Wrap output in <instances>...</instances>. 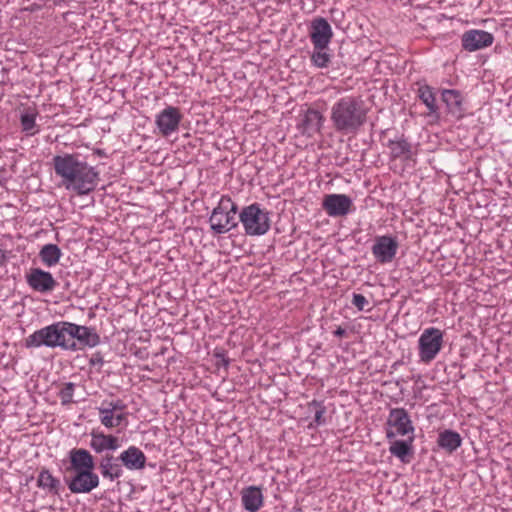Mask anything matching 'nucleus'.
<instances>
[{
  "label": "nucleus",
  "instance_id": "nucleus-1",
  "mask_svg": "<svg viewBox=\"0 0 512 512\" xmlns=\"http://www.w3.org/2000/svg\"><path fill=\"white\" fill-rule=\"evenodd\" d=\"M55 174L62 185L77 195H87L95 190L99 182V172L81 159L77 153L55 155L52 159Z\"/></svg>",
  "mask_w": 512,
  "mask_h": 512
},
{
  "label": "nucleus",
  "instance_id": "nucleus-2",
  "mask_svg": "<svg viewBox=\"0 0 512 512\" xmlns=\"http://www.w3.org/2000/svg\"><path fill=\"white\" fill-rule=\"evenodd\" d=\"M367 108L360 97L348 95L338 99L331 107L330 120L334 129L342 134H356L367 121Z\"/></svg>",
  "mask_w": 512,
  "mask_h": 512
},
{
  "label": "nucleus",
  "instance_id": "nucleus-3",
  "mask_svg": "<svg viewBox=\"0 0 512 512\" xmlns=\"http://www.w3.org/2000/svg\"><path fill=\"white\" fill-rule=\"evenodd\" d=\"M238 206L229 196H222L218 205L212 210L209 224L215 235L225 234L238 225L236 214Z\"/></svg>",
  "mask_w": 512,
  "mask_h": 512
},
{
  "label": "nucleus",
  "instance_id": "nucleus-4",
  "mask_svg": "<svg viewBox=\"0 0 512 512\" xmlns=\"http://www.w3.org/2000/svg\"><path fill=\"white\" fill-rule=\"evenodd\" d=\"M239 221L248 236H262L270 230L269 212L262 209L260 204L252 203L239 212Z\"/></svg>",
  "mask_w": 512,
  "mask_h": 512
},
{
  "label": "nucleus",
  "instance_id": "nucleus-5",
  "mask_svg": "<svg viewBox=\"0 0 512 512\" xmlns=\"http://www.w3.org/2000/svg\"><path fill=\"white\" fill-rule=\"evenodd\" d=\"M443 343V332L440 329H425L418 339L420 361L427 364L433 361L441 351Z\"/></svg>",
  "mask_w": 512,
  "mask_h": 512
},
{
  "label": "nucleus",
  "instance_id": "nucleus-6",
  "mask_svg": "<svg viewBox=\"0 0 512 512\" xmlns=\"http://www.w3.org/2000/svg\"><path fill=\"white\" fill-rule=\"evenodd\" d=\"M63 480L73 494L90 493L99 486V476L94 471H72L64 474Z\"/></svg>",
  "mask_w": 512,
  "mask_h": 512
},
{
  "label": "nucleus",
  "instance_id": "nucleus-7",
  "mask_svg": "<svg viewBox=\"0 0 512 512\" xmlns=\"http://www.w3.org/2000/svg\"><path fill=\"white\" fill-rule=\"evenodd\" d=\"M386 425V437L389 440L396 436L414 435V426L404 408H393L390 410Z\"/></svg>",
  "mask_w": 512,
  "mask_h": 512
},
{
  "label": "nucleus",
  "instance_id": "nucleus-8",
  "mask_svg": "<svg viewBox=\"0 0 512 512\" xmlns=\"http://www.w3.org/2000/svg\"><path fill=\"white\" fill-rule=\"evenodd\" d=\"M182 113L179 108L167 106L155 117V124L163 137H168L179 129L182 120Z\"/></svg>",
  "mask_w": 512,
  "mask_h": 512
},
{
  "label": "nucleus",
  "instance_id": "nucleus-9",
  "mask_svg": "<svg viewBox=\"0 0 512 512\" xmlns=\"http://www.w3.org/2000/svg\"><path fill=\"white\" fill-rule=\"evenodd\" d=\"M25 279L33 291L42 294L52 292L58 285L53 275L41 268H31L25 275Z\"/></svg>",
  "mask_w": 512,
  "mask_h": 512
},
{
  "label": "nucleus",
  "instance_id": "nucleus-10",
  "mask_svg": "<svg viewBox=\"0 0 512 512\" xmlns=\"http://www.w3.org/2000/svg\"><path fill=\"white\" fill-rule=\"evenodd\" d=\"M398 247L399 244L396 238L389 235H383L375 238V242L371 250L377 262L386 264L393 261L397 254Z\"/></svg>",
  "mask_w": 512,
  "mask_h": 512
},
{
  "label": "nucleus",
  "instance_id": "nucleus-11",
  "mask_svg": "<svg viewBox=\"0 0 512 512\" xmlns=\"http://www.w3.org/2000/svg\"><path fill=\"white\" fill-rule=\"evenodd\" d=\"M322 207L330 217H343L351 212L353 202L346 194H327Z\"/></svg>",
  "mask_w": 512,
  "mask_h": 512
},
{
  "label": "nucleus",
  "instance_id": "nucleus-12",
  "mask_svg": "<svg viewBox=\"0 0 512 512\" xmlns=\"http://www.w3.org/2000/svg\"><path fill=\"white\" fill-rule=\"evenodd\" d=\"M309 37L313 47L329 46L333 38L332 27L325 18L316 17L311 21Z\"/></svg>",
  "mask_w": 512,
  "mask_h": 512
},
{
  "label": "nucleus",
  "instance_id": "nucleus-13",
  "mask_svg": "<svg viewBox=\"0 0 512 512\" xmlns=\"http://www.w3.org/2000/svg\"><path fill=\"white\" fill-rule=\"evenodd\" d=\"M54 348L78 351L79 345L72 340V322L59 321L51 324Z\"/></svg>",
  "mask_w": 512,
  "mask_h": 512
},
{
  "label": "nucleus",
  "instance_id": "nucleus-14",
  "mask_svg": "<svg viewBox=\"0 0 512 512\" xmlns=\"http://www.w3.org/2000/svg\"><path fill=\"white\" fill-rule=\"evenodd\" d=\"M461 42L464 50L474 52L491 46L494 36L484 30L472 29L462 35Z\"/></svg>",
  "mask_w": 512,
  "mask_h": 512
},
{
  "label": "nucleus",
  "instance_id": "nucleus-15",
  "mask_svg": "<svg viewBox=\"0 0 512 512\" xmlns=\"http://www.w3.org/2000/svg\"><path fill=\"white\" fill-rule=\"evenodd\" d=\"M324 122V116L318 110L309 108L303 114L298 129L303 135L313 137L321 131Z\"/></svg>",
  "mask_w": 512,
  "mask_h": 512
},
{
  "label": "nucleus",
  "instance_id": "nucleus-16",
  "mask_svg": "<svg viewBox=\"0 0 512 512\" xmlns=\"http://www.w3.org/2000/svg\"><path fill=\"white\" fill-rule=\"evenodd\" d=\"M72 340L77 342L79 350L83 347H96L100 344V336L95 328L72 323Z\"/></svg>",
  "mask_w": 512,
  "mask_h": 512
},
{
  "label": "nucleus",
  "instance_id": "nucleus-17",
  "mask_svg": "<svg viewBox=\"0 0 512 512\" xmlns=\"http://www.w3.org/2000/svg\"><path fill=\"white\" fill-rule=\"evenodd\" d=\"M70 466L66 467L65 472L72 471H93L95 464L93 456L86 449H72L69 452Z\"/></svg>",
  "mask_w": 512,
  "mask_h": 512
},
{
  "label": "nucleus",
  "instance_id": "nucleus-18",
  "mask_svg": "<svg viewBox=\"0 0 512 512\" xmlns=\"http://www.w3.org/2000/svg\"><path fill=\"white\" fill-rule=\"evenodd\" d=\"M90 447L95 453L104 451H115L120 447L119 439L112 434H105L101 431L93 429L90 432Z\"/></svg>",
  "mask_w": 512,
  "mask_h": 512
},
{
  "label": "nucleus",
  "instance_id": "nucleus-19",
  "mask_svg": "<svg viewBox=\"0 0 512 512\" xmlns=\"http://www.w3.org/2000/svg\"><path fill=\"white\" fill-rule=\"evenodd\" d=\"M442 101L446 105L448 114L453 118L459 120L464 117L463 96L458 90L444 89L442 91Z\"/></svg>",
  "mask_w": 512,
  "mask_h": 512
},
{
  "label": "nucleus",
  "instance_id": "nucleus-20",
  "mask_svg": "<svg viewBox=\"0 0 512 512\" xmlns=\"http://www.w3.org/2000/svg\"><path fill=\"white\" fill-rule=\"evenodd\" d=\"M118 459L128 470H142L146 466L147 458L143 451L136 446H129L120 453Z\"/></svg>",
  "mask_w": 512,
  "mask_h": 512
},
{
  "label": "nucleus",
  "instance_id": "nucleus-21",
  "mask_svg": "<svg viewBox=\"0 0 512 512\" xmlns=\"http://www.w3.org/2000/svg\"><path fill=\"white\" fill-rule=\"evenodd\" d=\"M99 469L103 478L108 479L110 481H114L123 476L124 470L123 465L118 459V457H114L113 455L106 454L103 456L99 463Z\"/></svg>",
  "mask_w": 512,
  "mask_h": 512
},
{
  "label": "nucleus",
  "instance_id": "nucleus-22",
  "mask_svg": "<svg viewBox=\"0 0 512 512\" xmlns=\"http://www.w3.org/2000/svg\"><path fill=\"white\" fill-rule=\"evenodd\" d=\"M242 506L248 512H257L263 506L262 489L258 486H248L241 491Z\"/></svg>",
  "mask_w": 512,
  "mask_h": 512
},
{
  "label": "nucleus",
  "instance_id": "nucleus-23",
  "mask_svg": "<svg viewBox=\"0 0 512 512\" xmlns=\"http://www.w3.org/2000/svg\"><path fill=\"white\" fill-rule=\"evenodd\" d=\"M26 348H39L42 346L54 348L51 324L34 331L25 339Z\"/></svg>",
  "mask_w": 512,
  "mask_h": 512
},
{
  "label": "nucleus",
  "instance_id": "nucleus-24",
  "mask_svg": "<svg viewBox=\"0 0 512 512\" xmlns=\"http://www.w3.org/2000/svg\"><path fill=\"white\" fill-rule=\"evenodd\" d=\"M417 97L426 106V108L428 110L427 116H430L436 120H439V118H440L439 106L437 105L436 96H435L433 88L426 84H420L417 89Z\"/></svg>",
  "mask_w": 512,
  "mask_h": 512
},
{
  "label": "nucleus",
  "instance_id": "nucleus-25",
  "mask_svg": "<svg viewBox=\"0 0 512 512\" xmlns=\"http://www.w3.org/2000/svg\"><path fill=\"white\" fill-rule=\"evenodd\" d=\"M414 435L408 436L407 440H393L390 443L389 452L401 460L403 463H409L413 455Z\"/></svg>",
  "mask_w": 512,
  "mask_h": 512
},
{
  "label": "nucleus",
  "instance_id": "nucleus-26",
  "mask_svg": "<svg viewBox=\"0 0 512 512\" xmlns=\"http://www.w3.org/2000/svg\"><path fill=\"white\" fill-rule=\"evenodd\" d=\"M462 444V438L456 431L446 429L441 431L437 438V445L447 453L455 452Z\"/></svg>",
  "mask_w": 512,
  "mask_h": 512
},
{
  "label": "nucleus",
  "instance_id": "nucleus-27",
  "mask_svg": "<svg viewBox=\"0 0 512 512\" xmlns=\"http://www.w3.org/2000/svg\"><path fill=\"white\" fill-rule=\"evenodd\" d=\"M37 486L49 494L59 495L61 482L47 468H42L37 477Z\"/></svg>",
  "mask_w": 512,
  "mask_h": 512
},
{
  "label": "nucleus",
  "instance_id": "nucleus-28",
  "mask_svg": "<svg viewBox=\"0 0 512 512\" xmlns=\"http://www.w3.org/2000/svg\"><path fill=\"white\" fill-rule=\"evenodd\" d=\"M387 147L390 149V156L392 159H410L412 156V146L404 138L389 140Z\"/></svg>",
  "mask_w": 512,
  "mask_h": 512
},
{
  "label": "nucleus",
  "instance_id": "nucleus-29",
  "mask_svg": "<svg viewBox=\"0 0 512 512\" xmlns=\"http://www.w3.org/2000/svg\"><path fill=\"white\" fill-rule=\"evenodd\" d=\"M62 256L60 248L56 244H45L39 251V257L47 267L55 266Z\"/></svg>",
  "mask_w": 512,
  "mask_h": 512
},
{
  "label": "nucleus",
  "instance_id": "nucleus-30",
  "mask_svg": "<svg viewBox=\"0 0 512 512\" xmlns=\"http://www.w3.org/2000/svg\"><path fill=\"white\" fill-rule=\"evenodd\" d=\"M332 56L333 54L329 46L313 47L310 59L315 67L322 69L329 66Z\"/></svg>",
  "mask_w": 512,
  "mask_h": 512
},
{
  "label": "nucleus",
  "instance_id": "nucleus-31",
  "mask_svg": "<svg viewBox=\"0 0 512 512\" xmlns=\"http://www.w3.org/2000/svg\"><path fill=\"white\" fill-rule=\"evenodd\" d=\"M20 122H21L22 130L27 135L32 136L38 132V129H35V127H36V113L35 112L31 111V112H25V113L21 114Z\"/></svg>",
  "mask_w": 512,
  "mask_h": 512
},
{
  "label": "nucleus",
  "instance_id": "nucleus-32",
  "mask_svg": "<svg viewBox=\"0 0 512 512\" xmlns=\"http://www.w3.org/2000/svg\"><path fill=\"white\" fill-rule=\"evenodd\" d=\"M309 409L314 410V421L310 424V427L315 426H321L326 423V419L324 417L326 413V407L323 405L322 402L313 400L309 403Z\"/></svg>",
  "mask_w": 512,
  "mask_h": 512
},
{
  "label": "nucleus",
  "instance_id": "nucleus-33",
  "mask_svg": "<svg viewBox=\"0 0 512 512\" xmlns=\"http://www.w3.org/2000/svg\"><path fill=\"white\" fill-rule=\"evenodd\" d=\"M100 416V422L106 428H114L117 427V422H114V413L111 409H108L107 406L101 405L97 408Z\"/></svg>",
  "mask_w": 512,
  "mask_h": 512
},
{
  "label": "nucleus",
  "instance_id": "nucleus-34",
  "mask_svg": "<svg viewBox=\"0 0 512 512\" xmlns=\"http://www.w3.org/2000/svg\"><path fill=\"white\" fill-rule=\"evenodd\" d=\"M75 384L72 382H68L64 385V387L59 392V397L61 400V404L63 406L69 405L73 402Z\"/></svg>",
  "mask_w": 512,
  "mask_h": 512
},
{
  "label": "nucleus",
  "instance_id": "nucleus-35",
  "mask_svg": "<svg viewBox=\"0 0 512 512\" xmlns=\"http://www.w3.org/2000/svg\"><path fill=\"white\" fill-rule=\"evenodd\" d=\"M352 304L359 310L363 311L365 306L368 305V300L362 294L354 293L352 297Z\"/></svg>",
  "mask_w": 512,
  "mask_h": 512
},
{
  "label": "nucleus",
  "instance_id": "nucleus-36",
  "mask_svg": "<svg viewBox=\"0 0 512 512\" xmlns=\"http://www.w3.org/2000/svg\"><path fill=\"white\" fill-rule=\"evenodd\" d=\"M103 405L107 406L108 409L114 413L115 411H123L126 408V405L121 400L117 401H104Z\"/></svg>",
  "mask_w": 512,
  "mask_h": 512
},
{
  "label": "nucleus",
  "instance_id": "nucleus-37",
  "mask_svg": "<svg viewBox=\"0 0 512 512\" xmlns=\"http://www.w3.org/2000/svg\"><path fill=\"white\" fill-rule=\"evenodd\" d=\"M89 364L91 366H99L101 367L104 364L103 356L101 352H95L89 359Z\"/></svg>",
  "mask_w": 512,
  "mask_h": 512
},
{
  "label": "nucleus",
  "instance_id": "nucleus-38",
  "mask_svg": "<svg viewBox=\"0 0 512 512\" xmlns=\"http://www.w3.org/2000/svg\"><path fill=\"white\" fill-rule=\"evenodd\" d=\"M214 356L218 359L217 366H223L227 368L229 366L230 360L226 357L224 352H216Z\"/></svg>",
  "mask_w": 512,
  "mask_h": 512
},
{
  "label": "nucleus",
  "instance_id": "nucleus-39",
  "mask_svg": "<svg viewBox=\"0 0 512 512\" xmlns=\"http://www.w3.org/2000/svg\"><path fill=\"white\" fill-rule=\"evenodd\" d=\"M7 262V251L0 247V268Z\"/></svg>",
  "mask_w": 512,
  "mask_h": 512
},
{
  "label": "nucleus",
  "instance_id": "nucleus-40",
  "mask_svg": "<svg viewBox=\"0 0 512 512\" xmlns=\"http://www.w3.org/2000/svg\"><path fill=\"white\" fill-rule=\"evenodd\" d=\"M333 334L336 336V337H343L346 335V330L344 328H342L341 326L337 327V329L333 332Z\"/></svg>",
  "mask_w": 512,
  "mask_h": 512
},
{
  "label": "nucleus",
  "instance_id": "nucleus-41",
  "mask_svg": "<svg viewBox=\"0 0 512 512\" xmlns=\"http://www.w3.org/2000/svg\"><path fill=\"white\" fill-rule=\"evenodd\" d=\"M126 415L124 413L117 414L114 416V422H117V426L120 425V423L125 419Z\"/></svg>",
  "mask_w": 512,
  "mask_h": 512
},
{
  "label": "nucleus",
  "instance_id": "nucleus-42",
  "mask_svg": "<svg viewBox=\"0 0 512 512\" xmlns=\"http://www.w3.org/2000/svg\"><path fill=\"white\" fill-rule=\"evenodd\" d=\"M95 152L100 156L104 155V152L100 149H97Z\"/></svg>",
  "mask_w": 512,
  "mask_h": 512
},
{
  "label": "nucleus",
  "instance_id": "nucleus-43",
  "mask_svg": "<svg viewBox=\"0 0 512 512\" xmlns=\"http://www.w3.org/2000/svg\"><path fill=\"white\" fill-rule=\"evenodd\" d=\"M4 183V180L0 177V185Z\"/></svg>",
  "mask_w": 512,
  "mask_h": 512
}]
</instances>
